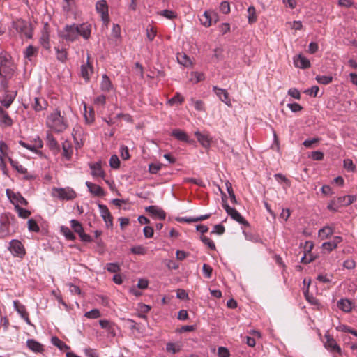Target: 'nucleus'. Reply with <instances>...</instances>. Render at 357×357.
Listing matches in <instances>:
<instances>
[{"label": "nucleus", "mask_w": 357, "mask_h": 357, "mask_svg": "<svg viewBox=\"0 0 357 357\" xmlns=\"http://www.w3.org/2000/svg\"><path fill=\"white\" fill-rule=\"evenodd\" d=\"M15 71V66L9 55L0 54V86L6 91L8 87V79Z\"/></svg>", "instance_id": "obj_1"}, {"label": "nucleus", "mask_w": 357, "mask_h": 357, "mask_svg": "<svg viewBox=\"0 0 357 357\" xmlns=\"http://www.w3.org/2000/svg\"><path fill=\"white\" fill-rule=\"evenodd\" d=\"M47 125L56 132H61L68 127L66 120L61 115V112L58 110H55L47 117Z\"/></svg>", "instance_id": "obj_2"}, {"label": "nucleus", "mask_w": 357, "mask_h": 357, "mask_svg": "<svg viewBox=\"0 0 357 357\" xmlns=\"http://www.w3.org/2000/svg\"><path fill=\"white\" fill-rule=\"evenodd\" d=\"M13 27L20 35L21 38H32L31 25L27 22L21 19H17L13 22Z\"/></svg>", "instance_id": "obj_3"}, {"label": "nucleus", "mask_w": 357, "mask_h": 357, "mask_svg": "<svg viewBox=\"0 0 357 357\" xmlns=\"http://www.w3.org/2000/svg\"><path fill=\"white\" fill-rule=\"evenodd\" d=\"M59 36L67 42H73L78 39L76 24L66 25L59 33Z\"/></svg>", "instance_id": "obj_4"}, {"label": "nucleus", "mask_w": 357, "mask_h": 357, "mask_svg": "<svg viewBox=\"0 0 357 357\" xmlns=\"http://www.w3.org/2000/svg\"><path fill=\"white\" fill-rule=\"evenodd\" d=\"M14 217L10 213L0 214V236H6L10 235V225Z\"/></svg>", "instance_id": "obj_5"}, {"label": "nucleus", "mask_w": 357, "mask_h": 357, "mask_svg": "<svg viewBox=\"0 0 357 357\" xmlns=\"http://www.w3.org/2000/svg\"><path fill=\"white\" fill-rule=\"evenodd\" d=\"M6 195L9 198L10 201L15 206V208L17 206H20V205L27 206L28 202L25 198H24L20 193L14 192L9 189L6 190Z\"/></svg>", "instance_id": "obj_6"}, {"label": "nucleus", "mask_w": 357, "mask_h": 357, "mask_svg": "<svg viewBox=\"0 0 357 357\" xmlns=\"http://www.w3.org/2000/svg\"><path fill=\"white\" fill-rule=\"evenodd\" d=\"M96 10L101 15L102 20L107 24L109 20L108 14V6L105 0H100L96 3Z\"/></svg>", "instance_id": "obj_7"}, {"label": "nucleus", "mask_w": 357, "mask_h": 357, "mask_svg": "<svg viewBox=\"0 0 357 357\" xmlns=\"http://www.w3.org/2000/svg\"><path fill=\"white\" fill-rule=\"evenodd\" d=\"M223 207L225 209L227 214L229 215H230L232 219H234L238 223L242 224L243 225H248V222L238 213V211L237 210H236L234 208L230 207L227 204H223Z\"/></svg>", "instance_id": "obj_8"}, {"label": "nucleus", "mask_w": 357, "mask_h": 357, "mask_svg": "<svg viewBox=\"0 0 357 357\" xmlns=\"http://www.w3.org/2000/svg\"><path fill=\"white\" fill-rule=\"evenodd\" d=\"M9 249L13 255L20 258H22L26 253L24 245L18 240L11 241Z\"/></svg>", "instance_id": "obj_9"}, {"label": "nucleus", "mask_w": 357, "mask_h": 357, "mask_svg": "<svg viewBox=\"0 0 357 357\" xmlns=\"http://www.w3.org/2000/svg\"><path fill=\"white\" fill-rule=\"evenodd\" d=\"M77 28V36L82 37L84 40H89L91 34V25L88 23L76 24Z\"/></svg>", "instance_id": "obj_10"}, {"label": "nucleus", "mask_w": 357, "mask_h": 357, "mask_svg": "<svg viewBox=\"0 0 357 357\" xmlns=\"http://www.w3.org/2000/svg\"><path fill=\"white\" fill-rule=\"evenodd\" d=\"M201 24L206 27H208L211 25L212 21H217V15L213 11H205L202 17L199 18Z\"/></svg>", "instance_id": "obj_11"}, {"label": "nucleus", "mask_w": 357, "mask_h": 357, "mask_svg": "<svg viewBox=\"0 0 357 357\" xmlns=\"http://www.w3.org/2000/svg\"><path fill=\"white\" fill-rule=\"evenodd\" d=\"M13 306L15 310L21 316V317L26 321V323L29 325H31V322L29 318V313L26 312L25 306L24 305L20 304L18 301H13Z\"/></svg>", "instance_id": "obj_12"}, {"label": "nucleus", "mask_w": 357, "mask_h": 357, "mask_svg": "<svg viewBox=\"0 0 357 357\" xmlns=\"http://www.w3.org/2000/svg\"><path fill=\"white\" fill-rule=\"evenodd\" d=\"M98 207L100 209V213L101 217L103 218L104 221L105 222L106 226L107 227H112L113 218H112L108 208L107 207V206L103 205V204H99Z\"/></svg>", "instance_id": "obj_13"}, {"label": "nucleus", "mask_w": 357, "mask_h": 357, "mask_svg": "<svg viewBox=\"0 0 357 357\" xmlns=\"http://www.w3.org/2000/svg\"><path fill=\"white\" fill-rule=\"evenodd\" d=\"M56 196L61 199L71 200L76 197V193L73 190L65 188L55 189Z\"/></svg>", "instance_id": "obj_14"}, {"label": "nucleus", "mask_w": 357, "mask_h": 357, "mask_svg": "<svg viewBox=\"0 0 357 357\" xmlns=\"http://www.w3.org/2000/svg\"><path fill=\"white\" fill-rule=\"evenodd\" d=\"M145 211L151 215L158 218L160 220H165L166 217L165 212L157 206H149L145 208Z\"/></svg>", "instance_id": "obj_15"}, {"label": "nucleus", "mask_w": 357, "mask_h": 357, "mask_svg": "<svg viewBox=\"0 0 357 357\" xmlns=\"http://www.w3.org/2000/svg\"><path fill=\"white\" fill-rule=\"evenodd\" d=\"M90 60V54H87V61L86 64H83L81 66V74L83 78L89 81L90 78V75L93 73V67L89 61Z\"/></svg>", "instance_id": "obj_16"}, {"label": "nucleus", "mask_w": 357, "mask_h": 357, "mask_svg": "<svg viewBox=\"0 0 357 357\" xmlns=\"http://www.w3.org/2000/svg\"><path fill=\"white\" fill-rule=\"evenodd\" d=\"M213 91L221 101L225 102L227 105L231 106V100L229 98V93L225 89L214 86Z\"/></svg>", "instance_id": "obj_17"}, {"label": "nucleus", "mask_w": 357, "mask_h": 357, "mask_svg": "<svg viewBox=\"0 0 357 357\" xmlns=\"http://www.w3.org/2000/svg\"><path fill=\"white\" fill-rule=\"evenodd\" d=\"M40 43L46 50L50 49V35L48 30V24H45L41 33Z\"/></svg>", "instance_id": "obj_18"}, {"label": "nucleus", "mask_w": 357, "mask_h": 357, "mask_svg": "<svg viewBox=\"0 0 357 357\" xmlns=\"http://www.w3.org/2000/svg\"><path fill=\"white\" fill-rule=\"evenodd\" d=\"M86 185L92 195L97 197H102L105 195V192L100 185L89 181L86 182Z\"/></svg>", "instance_id": "obj_19"}, {"label": "nucleus", "mask_w": 357, "mask_h": 357, "mask_svg": "<svg viewBox=\"0 0 357 357\" xmlns=\"http://www.w3.org/2000/svg\"><path fill=\"white\" fill-rule=\"evenodd\" d=\"M294 63L297 68H300L302 69H306L310 67V61L307 58L303 56L301 54L294 58Z\"/></svg>", "instance_id": "obj_20"}, {"label": "nucleus", "mask_w": 357, "mask_h": 357, "mask_svg": "<svg viewBox=\"0 0 357 357\" xmlns=\"http://www.w3.org/2000/svg\"><path fill=\"white\" fill-rule=\"evenodd\" d=\"M90 168L91 169V175L93 177H105V172L102 169L101 167V162H96L94 163L90 164Z\"/></svg>", "instance_id": "obj_21"}, {"label": "nucleus", "mask_w": 357, "mask_h": 357, "mask_svg": "<svg viewBox=\"0 0 357 357\" xmlns=\"http://www.w3.org/2000/svg\"><path fill=\"white\" fill-rule=\"evenodd\" d=\"M26 345L30 350L35 353H42L44 351L43 344L33 339L28 340Z\"/></svg>", "instance_id": "obj_22"}, {"label": "nucleus", "mask_w": 357, "mask_h": 357, "mask_svg": "<svg viewBox=\"0 0 357 357\" xmlns=\"http://www.w3.org/2000/svg\"><path fill=\"white\" fill-rule=\"evenodd\" d=\"M326 337L327 338L326 342H325V347L330 350L331 351L340 353L341 349L340 347L337 344L335 340L333 338H331L329 336L326 335Z\"/></svg>", "instance_id": "obj_23"}, {"label": "nucleus", "mask_w": 357, "mask_h": 357, "mask_svg": "<svg viewBox=\"0 0 357 357\" xmlns=\"http://www.w3.org/2000/svg\"><path fill=\"white\" fill-rule=\"evenodd\" d=\"M210 216H211V214H206V215L194 217V218H186V217L179 218L177 219V220L180 222H188V223L197 222L206 220V219L209 218Z\"/></svg>", "instance_id": "obj_24"}, {"label": "nucleus", "mask_w": 357, "mask_h": 357, "mask_svg": "<svg viewBox=\"0 0 357 357\" xmlns=\"http://www.w3.org/2000/svg\"><path fill=\"white\" fill-rule=\"evenodd\" d=\"M112 83L107 75H103L100 83V89L104 92H109L112 89Z\"/></svg>", "instance_id": "obj_25"}, {"label": "nucleus", "mask_w": 357, "mask_h": 357, "mask_svg": "<svg viewBox=\"0 0 357 357\" xmlns=\"http://www.w3.org/2000/svg\"><path fill=\"white\" fill-rule=\"evenodd\" d=\"M62 149L63 157L68 160H70L73 151L71 143L68 141H65L62 144Z\"/></svg>", "instance_id": "obj_26"}, {"label": "nucleus", "mask_w": 357, "mask_h": 357, "mask_svg": "<svg viewBox=\"0 0 357 357\" xmlns=\"http://www.w3.org/2000/svg\"><path fill=\"white\" fill-rule=\"evenodd\" d=\"M0 123L5 126H10L13 124V120L8 113L0 107Z\"/></svg>", "instance_id": "obj_27"}, {"label": "nucleus", "mask_w": 357, "mask_h": 357, "mask_svg": "<svg viewBox=\"0 0 357 357\" xmlns=\"http://www.w3.org/2000/svg\"><path fill=\"white\" fill-rule=\"evenodd\" d=\"M46 140H47V145L49 146V148L50 149L56 150V151L59 150V144L51 133H50V132L47 133Z\"/></svg>", "instance_id": "obj_28"}, {"label": "nucleus", "mask_w": 357, "mask_h": 357, "mask_svg": "<svg viewBox=\"0 0 357 357\" xmlns=\"http://www.w3.org/2000/svg\"><path fill=\"white\" fill-rule=\"evenodd\" d=\"M47 105V103L43 98L36 97L34 98V103H33L32 106L36 111H40L45 109Z\"/></svg>", "instance_id": "obj_29"}, {"label": "nucleus", "mask_w": 357, "mask_h": 357, "mask_svg": "<svg viewBox=\"0 0 357 357\" xmlns=\"http://www.w3.org/2000/svg\"><path fill=\"white\" fill-rule=\"evenodd\" d=\"M333 234V229L332 227H329V226H326V227H324L322 229H321L319 231V237L324 240V239H326L328 238H329L330 236H331Z\"/></svg>", "instance_id": "obj_30"}, {"label": "nucleus", "mask_w": 357, "mask_h": 357, "mask_svg": "<svg viewBox=\"0 0 357 357\" xmlns=\"http://www.w3.org/2000/svg\"><path fill=\"white\" fill-rule=\"evenodd\" d=\"M195 135L197 137L198 142L204 146L208 147L210 146V139L207 135H203L199 131H196Z\"/></svg>", "instance_id": "obj_31"}, {"label": "nucleus", "mask_w": 357, "mask_h": 357, "mask_svg": "<svg viewBox=\"0 0 357 357\" xmlns=\"http://www.w3.org/2000/svg\"><path fill=\"white\" fill-rule=\"evenodd\" d=\"M337 307L345 312H350L352 308L351 303L347 299H341L337 302Z\"/></svg>", "instance_id": "obj_32"}, {"label": "nucleus", "mask_w": 357, "mask_h": 357, "mask_svg": "<svg viewBox=\"0 0 357 357\" xmlns=\"http://www.w3.org/2000/svg\"><path fill=\"white\" fill-rule=\"evenodd\" d=\"M177 60L180 64L184 66H190L192 65L190 57L184 53H178L177 54Z\"/></svg>", "instance_id": "obj_33"}, {"label": "nucleus", "mask_w": 357, "mask_h": 357, "mask_svg": "<svg viewBox=\"0 0 357 357\" xmlns=\"http://www.w3.org/2000/svg\"><path fill=\"white\" fill-rule=\"evenodd\" d=\"M51 342L61 351H65L70 349V347L66 343H64L56 336H54L51 338Z\"/></svg>", "instance_id": "obj_34"}, {"label": "nucleus", "mask_w": 357, "mask_h": 357, "mask_svg": "<svg viewBox=\"0 0 357 357\" xmlns=\"http://www.w3.org/2000/svg\"><path fill=\"white\" fill-rule=\"evenodd\" d=\"M172 135L176 137L177 139L183 142H188V137L187 134L179 129H175L172 131Z\"/></svg>", "instance_id": "obj_35"}, {"label": "nucleus", "mask_w": 357, "mask_h": 357, "mask_svg": "<svg viewBox=\"0 0 357 357\" xmlns=\"http://www.w3.org/2000/svg\"><path fill=\"white\" fill-rule=\"evenodd\" d=\"M61 232L68 240L74 241L75 239V236L73 234L71 230L67 227L61 226Z\"/></svg>", "instance_id": "obj_36"}, {"label": "nucleus", "mask_w": 357, "mask_h": 357, "mask_svg": "<svg viewBox=\"0 0 357 357\" xmlns=\"http://www.w3.org/2000/svg\"><path fill=\"white\" fill-rule=\"evenodd\" d=\"M70 225L74 231L78 234H79L84 231L82 224L76 220H72L70 221Z\"/></svg>", "instance_id": "obj_37"}, {"label": "nucleus", "mask_w": 357, "mask_h": 357, "mask_svg": "<svg viewBox=\"0 0 357 357\" xmlns=\"http://www.w3.org/2000/svg\"><path fill=\"white\" fill-rule=\"evenodd\" d=\"M315 79L318 83L321 84H328L333 81V77L328 75H317Z\"/></svg>", "instance_id": "obj_38"}, {"label": "nucleus", "mask_w": 357, "mask_h": 357, "mask_svg": "<svg viewBox=\"0 0 357 357\" xmlns=\"http://www.w3.org/2000/svg\"><path fill=\"white\" fill-rule=\"evenodd\" d=\"M9 162L11 166L15 168L18 172L21 174H24L26 172L27 169L24 168L22 165H19L18 162L13 160L12 158H9Z\"/></svg>", "instance_id": "obj_39"}, {"label": "nucleus", "mask_w": 357, "mask_h": 357, "mask_svg": "<svg viewBox=\"0 0 357 357\" xmlns=\"http://www.w3.org/2000/svg\"><path fill=\"white\" fill-rule=\"evenodd\" d=\"M15 209L16 212L17 213L18 216L22 218H27L31 214L30 211L23 208L20 206H17L16 208H15Z\"/></svg>", "instance_id": "obj_40"}, {"label": "nucleus", "mask_w": 357, "mask_h": 357, "mask_svg": "<svg viewBox=\"0 0 357 357\" xmlns=\"http://www.w3.org/2000/svg\"><path fill=\"white\" fill-rule=\"evenodd\" d=\"M166 350L168 352L176 354L181 350V346L178 344L169 342L166 345Z\"/></svg>", "instance_id": "obj_41"}, {"label": "nucleus", "mask_w": 357, "mask_h": 357, "mask_svg": "<svg viewBox=\"0 0 357 357\" xmlns=\"http://www.w3.org/2000/svg\"><path fill=\"white\" fill-rule=\"evenodd\" d=\"M343 166L345 169L349 172H355L356 171V165L353 163V161L351 159H344L343 161Z\"/></svg>", "instance_id": "obj_42"}, {"label": "nucleus", "mask_w": 357, "mask_h": 357, "mask_svg": "<svg viewBox=\"0 0 357 357\" xmlns=\"http://www.w3.org/2000/svg\"><path fill=\"white\" fill-rule=\"evenodd\" d=\"M248 22L252 24L257 21V16L255 13V8L253 6H250L248 8Z\"/></svg>", "instance_id": "obj_43"}, {"label": "nucleus", "mask_w": 357, "mask_h": 357, "mask_svg": "<svg viewBox=\"0 0 357 357\" xmlns=\"http://www.w3.org/2000/svg\"><path fill=\"white\" fill-rule=\"evenodd\" d=\"M56 51L57 59L61 62H64L66 60L68 55L66 50H59V48H56Z\"/></svg>", "instance_id": "obj_44"}, {"label": "nucleus", "mask_w": 357, "mask_h": 357, "mask_svg": "<svg viewBox=\"0 0 357 357\" xmlns=\"http://www.w3.org/2000/svg\"><path fill=\"white\" fill-rule=\"evenodd\" d=\"M130 251L135 255H145L147 252V248L143 245H137L132 247Z\"/></svg>", "instance_id": "obj_45"}, {"label": "nucleus", "mask_w": 357, "mask_h": 357, "mask_svg": "<svg viewBox=\"0 0 357 357\" xmlns=\"http://www.w3.org/2000/svg\"><path fill=\"white\" fill-rule=\"evenodd\" d=\"M28 229L31 231L38 232L40 231V227L38 225L36 220L33 219H29L27 222Z\"/></svg>", "instance_id": "obj_46"}, {"label": "nucleus", "mask_w": 357, "mask_h": 357, "mask_svg": "<svg viewBox=\"0 0 357 357\" xmlns=\"http://www.w3.org/2000/svg\"><path fill=\"white\" fill-rule=\"evenodd\" d=\"M184 98L178 93H176L174 97L168 100V104L170 105H173L174 104H181Z\"/></svg>", "instance_id": "obj_47"}, {"label": "nucleus", "mask_w": 357, "mask_h": 357, "mask_svg": "<svg viewBox=\"0 0 357 357\" xmlns=\"http://www.w3.org/2000/svg\"><path fill=\"white\" fill-rule=\"evenodd\" d=\"M304 295L306 300L312 305H318L319 304L317 298H315L313 296L309 294L308 287L307 288L306 290L304 291Z\"/></svg>", "instance_id": "obj_48"}, {"label": "nucleus", "mask_w": 357, "mask_h": 357, "mask_svg": "<svg viewBox=\"0 0 357 357\" xmlns=\"http://www.w3.org/2000/svg\"><path fill=\"white\" fill-rule=\"evenodd\" d=\"M201 241L205 245H206L211 250H215L216 248H215V245L214 242L212 240H211L209 238H208L205 236H202Z\"/></svg>", "instance_id": "obj_49"}, {"label": "nucleus", "mask_w": 357, "mask_h": 357, "mask_svg": "<svg viewBox=\"0 0 357 357\" xmlns=\"http://www.w3.org/2000/svg\"><path fill=\"white\" fill-rule=\"evenodd\" d=\"M109 165L113 169H118L120 166V160L117 155H113L109 159Z\"/></svg>", "instance_id": "obj_50"}, {"label": "nucleus", "mask_w": 357, "mask_h": 357, "mask_svg": "<svg viewBox=\"0 0 357 357\" xmlns=\"http://www.w3.org/2000/svg\"><path fill=\"white\" fill-rule=\"evenodd\" d=\"M100 312L98 309H93L86 312L84 316L89 319H96L100 317Z\"/></svg>", "instance_id": "obj_51"}, {"label": "nucleus", "mask_w": 357, "mask_h": 357, "mask_svg": "<svg viewBox=\"0 0 357 357\" xmlns=\"http://www.w3.org/2000/svg\"><path fill=\"white\" fill-rule=\"evenodd\" d=\"M106 269L110 273H117L120 271V266L117 263H108Z\"/></svg>", "instance_id": "obj_52"}, {"label": "nucleus", "mask_w": 357, "mask_h": 357, "mask_svg": "<svg viewBox=\"0 0 357 357\" xmlns=\"http://www.w3.org/2000/svg\"><path fill=\"white\" fill-rule=\"evenodd\" d=\"M203 273L207 278H211L212 275L213 268L206 264H204L202 267Z\"/></svg>", "instance_id": "obj_53"}, {"label": "nucleus", "mask_w": 357, "mask_h": 357, "mask_svg": "<svg viewBox=\"0 0 357 357\" xmlns=\"http://www.w3.org/2000/svg\"><path fill=\"white\" fill-rule=\"evenodd\" d=\"M112 36L116 38H119L121 37V27L119 24H113Z\"/></svg>", "instance_id": "obj_54"}, {"label": "nucleus", "mask_w": 357, "mask_h": 357, "mask_svg": "<svg viewBox=\"0 0 357 357\" xmlns=\"http://www.w3.org/2000/svg\"><path fill=\"white\" fill-rule=\"evenodd\" d=\"M319 89L317 86H313L310 89H307L304 91L305 93H307L310 96H312L314 97L317 96Z\"/></svg>", "instance_id": "obj_55"}, {"label": "nucleus", "mask_w": 357, "mask_h": 357, "mask_svg": "<svg viewBox=\"0 0 357 357\" xmlns=\"http://www.w3.org/2000/svg\"><path fill=\"white\" fill-rule=\"evenodd\" d=\"M14 100L12 96H6L1 101V104L6 108H8Z\"/></svg>", "instance_id": "obj_56"}, {"label": "nucleus", "mask_w": 357, "mask_h": 357, "mask_svg": "<svg viewBox=\"0 0 357 357\" xmlns=\"http://www.w3.org/2000/svg\"><path fill=\"white\" fill-rule=\"evenodd\" d=\"M220 10L224 14L229 13L230 12V6L229 2L222 1L220 5Z\"/></svg>", "instance_id": "obj_57"}, {"label": "nucleus", "mask_w": 357, "mask_h": 357, "mask_svg": "<svg viewBox=\"0 0 357 357\" xmlns=\"http://www.w3.org/2000/svg\"><path fill=\"white\" fill-rule=\"evenodd\" d=\"M225 227L221 224H218L214 226L213 229L211 231V234H217L218 235H222L225 232Z\"/></svg>", "instance_id": "obj_58"}, {"label": "nucleus", "mask_w": 357, "mask_h": 357, "mask_svg": "<svg viewBox=\"0 0 357 357\" xmlns=\"http://www.w3.org/2000/svg\"><path fill=\"white\" fill-rule=\"evenodd\" d=\"M93 102L95 105L104 106L106 102V97L104 95H100L94 99Z\"/></svg>", "instance_id": "obj_59"}, {"label": "nucleus", "mask_w": 357, "mask_h": 357, "mask_svg": "<svg viewBox=\"0 0 357 357\" xmlns=\"http://www.w3.org/2000/svg\"><path fill=\"white\" fill-rule=\"evenodd\" d=\"M288 95L294 98L295 99L300 100L301 99V93L296 88H291L288 91Z\"/></svg>", "instance_id": "obj_60"}, {"label": "nucleus", "mask_w": 357, "mask_h": 357, "mask_svg": "<svg viewBox=\"0 0 357 357\" xmlns=\"http://www.w3.org/2000/svg\"><path fill=\"white\" fill-rule=\"evenodd\" d=\"M160 15L169 20L174 19L176 17L174 12L169 10H164L161 11Z\"/></svg>", "instance_id": "obj_61"}, {"label": "nucleus", "mask_w": 357, "mask_h": 357, "mask_svg": "<svg viewBox=\"0 0 357 357\" xmlns=\"http://www.w3.org/2000/svg\"><path fill=\"white\" fill-rule=\"evenodd\" d=\"M191 101L195 107V109L198 111H202L204 109V102L199 100H195L194 98L191 99Z\"/></svg>", "instance_id": "obj_62"}, {"label": "nucleus", "mask_w": 357, "mask_h": 357, "mask_svg": "<svg viewBox=\"0 0 357 357\" xmlns=\"http://www.w3.org/2000/svg\"><path fill=\"white\" fill-rule=\"evenodd\" d=\"M156 36V31L153 27L146 29V36L147 38L152 41Z\"/></svg>", "instance_id": "obj_63"}, {"label": "nucleus", "mask_w": 357, "mask_h": 357, "mask_svg": "<svg viewBox=\"0 0 357 357\" xmlns=\"http://www.w3.org/2000/svg\"><path fill=\"white\" fill-rule=\"evenodd\" d=\"M218 354L219 357H229L230 356L229 350L223 347L218 348Z\"/></svg>", "instance_id": "obj_64"}]
</instances>
